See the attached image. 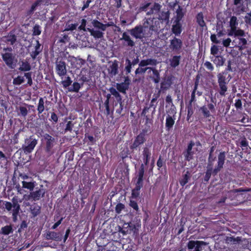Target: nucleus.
<instances>
[{
    "label": "nucleus",
    "mask_w": 251,
    "mask_h": 251,
    "mask_svg": "<svg viewBox=\"0 0 251 251\" xmlns=\"http://www.w3.org/2000/svg\"><path fill=\"white\" fill-rule=\"evenodd\" d=\"M160 27L159 23L156 19H148L143 26H136L131 29L130 34L136 38L142 39L150 36L152 31H156Z\"/></svg>",
    "instance_id": "nucleus-1"
},
{
    "label": "nucleus",
    "mask_w": 251,
    "mask_h": 251,
    "mask_svg": "<svg viewBox=\"0 0 251 251\" xmlns=\"http://www.w3.org/2000/svg\"><path fill=\"white\" fill-rule=\"evenodd\" d=\"M12 201V203L9 201H4V208L8 211L12 210L13 219L15 221L17 220V217L20 209V206L18 203L17 197H13Z\"/></svg>",
    "instance_id": "nucleus-2"
},
{
    "label": "nucleus",
    "mask_w": 251,
    "mask_h": 251,
    "mask_svg": "<svg viewBox=\"0 0 251 251\" xmlns=\"http://www.w3.org/2000/svg\"><path fill=\"white\" fill-rule=\"evenodd\" d=\"M37 144V140L32 136L25 139V144L22 146V149L25 153L31 152Z\"/></svg>",
    "instance_id": "nucleus-3"
},
{
    "label": "nucleus",
    "mask_w": 251,
    "mask_h": 251,
    "mask_svg": "<svg viewBox=\"0 0 251 251\" xmlns=\"http://www.w3.org/2000/svg\"><path fill=\"white\" fill-rule=\"evenodd\" d=\"M201 150V145L200 143H194L191 142L187 148L186 152L185 153V158L187 160L190 161L193 158V155L197 151Z\"/></svg>",
    "instance_id": "nucleus-4"
},
{
    "label": "nucleus",
    "mask_w": 251,
    "mask_h": 251,
    "mask_svg": "<svg viewBox=\"0 0 251 251\" xmlns=\"http://www.w3.org/2000/svg\"><path fill=\"white\" fill-rule=\"evenodd\" d=\"M225 73H220L218 75V82L220 87V94L221 95L224 96L227 90V84L229 80L226 78Z\"/></svg>",
    "instance_id": "nucleus-5"
},
{
    "label": "nucleus",
    "mask_w": 251,
    "mask_h": 251,
    "mask_svg": "<svg viewBox=\"0 0 251 251\" xmlns=\"http://www.w3.org/2000/svg\"><path fill=\"white\" fill-rule=\"evenodd\" d=\"M86 20L85 19H82L81 21V24L79 26V29L84 31L87 30L90 33L91 35L95 38H101L103 36V33L100 30H96L94 29H91L89 28H88L87 29H86Z\"/></svg>",
    "instance_id": "nucleus-6"
},
{
    "label": "nucleus",
    "mask_w": 251,
    "mask_h": 251,
    "mask_svg": "<svg viewBox=\"0 0 251 251\" xmlns=\"http://www.w3.org/2000/svg\"><path fill=\"white\" fill-rule=\"evenodd\" d=\"M42 50V48L41 47V44L38 40H36L35 43L30 46V53L31 56L33 58H35L39 53L41 52Z\"/></svg>",
    "instance_id": "nucleus-7"
},
{
    "label": "nucleus",
    "mask_w": 251,
    "mask_h": 251,
    "mask_svg": "<svg viewBox=\"0 0 251 251\" xmlns=\"http://www.w3.org/2000/svg\"><path fill=\"white\" fill-rule=\"evenodd\" d=\"M55 70L56 73L59 76L62 78L67 74L66 64L63 61H58L56 63Z\"/></svg>",
    "instance_id": "nucleus-8"
},
{
    "label": "nucleus",
    "mask_w": 251,
    "mask_h": 251,
    "mask_svg": "<svg viewBox=\"0 0 251 251\" xmlns=\"http://www.w3.org/2000/svg\"><path fill=\"white\" fill-rule=\"evenodd\" d=\"M46 193V190L43 188H41L38 190L31 192L28 196V200L32 199L33 201H38L41 197H44Z\"/></svg>",
    "instance_id": "nucleus-9"
},
{
    "label": "nucleus",
    "mask_w": 251,
    "mask_h": 251,
    "mask_svg": "<svg viewBox=\"0 0 251 251\" xmlns=\"http://www.w3.org/2000/svg\"><path fill=\"white\" fill-rule=\"evenodd\" d=\"M234 11L236 14L239 15L245 11V6L244 4L243 0H234Z\"/></svg>",
    "instance_id": "nucleus-10"
},
{
    "label": "nucleus",
    "mask_w": 251,
    "mask_h": 251,
    "mask_svg": "<svg viewBox=\"0 0 251 251\" xmlns=\"http://www.w3.org/2000/svg\"><path fill=\"white\" fill-rule=\"evenodd\" d=\"M203 242L200 241H190L188 243V249L189 251H200Z\"/></svg>",
    "instance_id": "nucleus-11"
},
{
    "label": "nucleus",
    "mask_w": 251,
    "mask_h": 251,
    "mask_svg": "<svg viewBox=\"0 0 251 251\" xmlns=\"http://www.w3.org/2000/svg\"><path fill=\"white\" fill-rule=\"evenodd\" d=\"M145 135L144 134L141 133L138 135L135 139L133 143L131 145V149H136L140 145L143 144L145 141Z\"/></svg>",
    "instance_id": "nucleus-12"
},
{
    "label": "nucleus",
    "mask_w": 251,
    "mask_h": 251,
    "mask_svg": "<svg viewBox=\"0 0 251 251\" xmlns=\"http://www.w3.org/2000/svg\"><path fill=\"white\" fill-rule=\"evenodd\" d=\"M182 45V41L180 39L175 38L171 41L170 48L173 50L177 51L181 49Z\"/></svg>",
    "instance_id": "nucleus-13"
},
{
    "label": "nucleus",
    "mask_w": 251,
    "mask_h": 251,
    "mask_svg": "<svg viewBox=\"0 0 251 251\" xmlns=\"http://www.w3.org/2000/svg\"><path fill=\"white\" fill-rule=\"evenodd\" d=\"M129 84V79L128 77H126L125 82L120 84H117V89L120 92L125 93L126 91L128 88Z\"/></svg>",
    "instance_id": "nucleus-14"
},
{
    "label": "nucleus",
    "mask_w": 251,
    "mask_h": 251,
    "mask_svg": "<svg viewBox=\"0 0 251 251\" xmlns=\"http://www.w3.org/2000/svg\"><path fill=\"white\" fill-rule=\"evenodd\" d=\"M2 58L7 66L12 68H13L12 66L13 59L11 53L9 52H5V53H3Z\"/></svg>",
    "instance_id": "nucleus-15"
},
{
    "label": "nucleus",
    "mask_w": 251,
    "mask_h": 251,
    "mask_svg": "<svg viewBox=\"0 0 251 251\" xmlns=\"http://www.w3.org/2000/svg\"><path fill=\"white\" fill-rule=\"evenodd\" d=\"M45 237L47 240H52L54 241H60L61 238L58 233L54 231H48L45 235Z\"/></svg>",
    "instance_id": "nucleus-16"
},
{
    "label": "nucleus",
    "mask_w": 251,
    "mask_h": 251,
    "mask_svg": "<svg viewBox=\"0 0 251 251\" xmlns=\"http://www.w3.org/2000/svg\"><path fill=\"white\" fill-rule=\"evenodd\" d=\"M225 160V153L224 152H221L218 156V165L214 171L217 172L223 167Z\"/></svg>",
    "instance_id": "nucleus-17"
},
{
    "label": "nucleus",
    "mask_w": 251,
    "mask_h": 251,
    "mask_svg": "<svg viewBox=\"0 0 251 251\" xmlns=\"http://www.w3.org/2000/svg\"><path fill=\"white\" fill-rule=\"evenodd\" d=\"M118 64L117 61H114L108 68V73L110 76H115L118 74Z\"/></svg>",
    "instance_id": "nucleus-18"
},
{
    "label": "nucleus",
    "mask_w": 251,
    "mask_h": 251,
    "mask_svg": "<svg viewBox=\"0 0 251 251\" xmlns=\"http://www.w3.org/2000/svg\"><path fill=\"white\" fill-rule=\"evenodd\" d=\"M135 228L134 226L129 223H125L120 232L123 234L131 233V231Z\"/></svg>",
    "instance_id": "nucleus-19"
},
{
    "label": "nucleus",
    "mask_w": 251,
    "mask_h": 251,
    "mask_svg": "<svg viewBox=\"0 0 251 251\" xmlns=\"http://www.w3.org/2000/svg\"><path fill=\"white\" fill-rule=\"evenodd\" d=\"M43 138L46 143L47 149L48 151H49L53 146L54 139L48 134H45L43 136Z\"/></svg>",
    "instance_id": "nucleus-20"
},
{
    "label": "nucleus",
    "mask_w": 251,
    "mask_h": 251,
    "mask_svg": "<svg viewBox=\"0 0 251 251\" xmlns=\"http://www.w3.org/2000/svg\"><path fill=\"white\" fill-rule=\"evenodd\" d=\"M157 63L156 60L153 59H147L141 60L139 64V67H145L148 65H155Z\"/></svg>",
    "instance_id": "nucleus-21"
},
{
    "label": "nucleus",
    "mask_w": 251,
    "mask_h": 251,
    "mask_svg": "<svg viewBox=\"0 0 251 251\" xmlns=\"http://www.w3.org/2000/svg\"><path fill=\"white\" fill-rule=\"evenodd\" d=\"M151 155V151L149 148L145 147L143 151V160L144 163L147 165Z\"/></svg>",
    "instance_id": "nucleus-22"
},
{
    "label": "nucleus",
    "mask_w": 251,
    "mask_h": 251,
    "mask_svg": "<svg viewBox=\"0 0 251 251\" xmlns=\"http://www.w3.org/2000/svg\"><path fill=\"white\" fill-rule=\"evenodd\" d=\"M152 72V74H151L150 77L152 78L153 81L157 83L160 81L159 73L157 70L152 69L150 70V72Z\"/></svg>",
    "instance_id": "nucleus-23"
},
{
    "label": "nucleus",
    "mask_w": 251,
    "mask_h": 251,
    "mask_svg": "<svg viewBox=\"0 0 251 251\" xmlns=\"http://www.w3.org/2000/svg\"><path fill=\"white\" fill-rule=\"evenodd\" d=\"M172 31L176 35H178L181 32V25L179 21H177L175 24L173 25Z\"/></svg>",
    "instance_id": "nucleus-24"
},
{
    "label": "nucleus",
    "mask_w": 251,
    "mask_h": 251,
    "mask_svg": "<svg viewBox=\"0 0 251 251\" xmlns=\"http://www.w3.org/2000/svg\"><path fill=\"white\" fill-rule=\"evenodd\" d=\"M180 56H174L170 60V65L171 67L175 68L179 65L180 60Z\"/></svg>",
    "instance_id": "nucleus-25"
},
{
    "label": "nucleus",
    "mask_w": 251,
    "mask_h": 251,
    "mask_svg": "<svg viewBox=\"0 0 251 251\" xmlns=\"http://www.w3.org/2000/svg\"><path fill=\"white\" fill-rule=\"evenodd\" d=\"M175 124V119H173L171 116L168 115L166 117V127L168 130H169L172 128L173 125Z\"/></svg>",
    "instance_id": "nucleus-26"
},
{
    "label": "nucleus",
    "mask_w": 251,
    "mask_h": 251,
    "mask_svg": "<svg viewBox=\"0 0 251 251\" xmlns=\"http://www.w3.org/2000/svg\"><path fill=\"white\" fill-rule=\"evenodd\" d=\"M212 60L217 67L223 66L225 62L224 59L221 56H216L214 58H212Z\"/></svg>",
    "instance_id": "nucleus-27"
},
{
    "label": "nucleus",
    "mask_w": 251,
    "mask_h": 251,
    "mask_svg": "<svg viewBox=\"0 0 251 251\" xmlns=\"http://www.w3.org/2000/svg\"><path fill=\"white\" fill-rule=\"evenodd\" d=\"M92 24L95 28L100 29L101 31L105 30V26L99 21L94 20L92 21Z\"/></svg>",
    "instance_id": "nucleus-28"
},
{
    "label": "nucleus",
    "mask_w": 251,
    "mask_h": 251,
    "mask_svg": "<svg viewBox=\"0 0 251 251\" xmlns=\"http://www.w3.org/2000/svg\"><path fill=\"white\" fill-rule=\"evenodd\" d=\"M234 35L235 36H243L244 35V31L240 29L235 28V30H229L228 33V36Z\"/></svg>",
    "instance_id": "nucleus-29"
},
{
    "label": "nucleus",
    "mask_w": 251,
    "mask_h": 251,
    "mask_svg": "<svg viewBox=\"0 0 251 251\" xmlns=\"http://www.w3.org/2000/svg\"><path fill=\"white\" fill-rule=\"evenodd\" d=\"M238 24L237 18L235 16L231 17L229 22L230 30H232V31L235 30V28H237Z\"/></svg>",
    "instance_id": "nucleus-30"
},
{
    "label": "nucleus",
    "mask_w": 251,
    "mask_h": 251,
    "mask_svg": "<svg viewBox=\"0 0 251 251\" xmlns=\"http://www.w3.org/2000/svg\"><path fill=\"white\" fill-rule=\"evenodd\" d=\"M197 22L200 26L202 27L205 26V23L203 20V15L201 12L198 14L197 16Z\"/></svg>",
    "instance_id": "nucleus-31"
},
{
    "label": "nucleus",
    "mask_w": 251,
    "mask_h": 251,
    "mask_svg": "<svg viewBox=\"0 0 251 251\" xmlns=\"http://www.w3.org/2000/svg\"><path fill=\"white\" fill-rule=\"evenodd\" d=\"M22 183L23 188H26L30 191L33 190L35 187L34 182H28L25 181H23Z\"/></svg>",
    "instance_id": "nucleus-32"
},
{
    "label": "nucleus",
    "mask_w": 251,
    "mask_h": 251,
    "mask_svg": "<svg viewBox=\"0 0 251 251\" xmlns=\"http://www.w3.org/2000/svg\"><path fill=\"white\" fill-rule=\"evenodd\" d=\"M152 70V68L151 67H139L136 69L135 70V73L136 75L144 74L147 70H149L148 73H150V70Z\"/></svg>",
    "instance_id": "nucleus-33"
},
{
    "label": "nucleus",
    "mask_w": 251,
    "mask_h": 251,
    "mask_svg": "<svg viewBox=\"0 0 251 251\" xmlns=\"http://www.w3.org/2000/svg\"><path fill=\"white\" fill-rule=\"evenodd\" d=\"M121 39L124 40L127 42L128 45L129 46H133L134 45V42L131 39L130 36L126 32H124L123 34Z\"/></svg>",
    "instance_id": "nucleus-34"
},
{
    "label": "nucleus",
    "mask_w": 251,
    "mask_h": 251,
    "mask_svg": "<svg viewBox=\"0 0 251 251\" xmlns=\"http://www.w3.org/2000/svg\"><path fill=\"white\" fill-rule=\"evenodd\" d=\"M30 69V65L27 62H22L19 68V70L22 71H29Z\"/></svg>",
    "instance_id": "nucleus-35"
},
{
    "label": "nucleus",
    "mask_w": 251,
    "mask_h": 251,
    "mask_svg": "<svg viewBox=\"0 0 251 251\" xmlns=\"http://www.w3.org/2000/svg\"><path fill=\"white\" fill-rule=\"evenodd\" d=\"M160 5L157 3H154L153 5L151 7V9L150 11L148 12V14H155L159 12L160 9Z\"/></svg>",
    "instance_id": "nucleus-36"
},
{
    "label": "nucleus",
    "mask_w": 251,
    "mask_h": 251,
    "mask_svg": "<svg viewBox=\"0 0 251 251\" xmlns=\"http://www.w3.org/2000/svg\"><path fill=\"white\" fill-rule=\"evenodd\" d=\"M44 101L42 98H40L38 104L37 110L39 114L42 113L44 110Z\"/></svg>",
    "instance_id": "nucleus-37"
},
{
    "label": "nucleus",
    "mask_w": 251,
    "mask_h": 251,
    "mask_svg": "<svg viewBox=\"0 0 251 251\" xmlns=\"http://www.w3.org/2000/svg\"><path fill=\"white\" fill-rule=\"evenodd\" d=\"M169 18V13L168 11L162 12L159 15V19L161 20L168 22Z\"/></svg>",
    "instance_id": "nucleus-38"
},
{
    "label": "nucleus",
    "mask_w": 251,
    "mask_h": 251,
    "mask_svg": "<svg viewBox=\"0 0 251 251\" xmlns=\"http://www.w3.org/2000/svg\"><path fill=\"white\" fill-rule=\"evenodd\" d=\"M31 212L34 216L38 215L40 212V207L38 205H34L31 207Z\"/></svg>",
    "instance_id": "nucleus-39"
},
{
    "label": "nucleus",
    "mask_w": 251,
    "mask_h": 251,
    "mask_svg": "<svg viewBox=\"0 0 251 251\" xmlns=\"http://www.w3.org/2000/svg\"><path fill=\"white\" fill-rule=\"evenodd\" d=\"M190 178V176L188 172H187L186 174L183 176V177L180 180V183L182 186L185 185L188 181Z\"/></svg>",
    "instance_id": "nucleus-40"
},
{
    "label": "nucleus",
    "mask_w": 251,
    "mask_h": 251,
    "mask_svg": "<svg viewBox=\"0 0 251 251\" xmlns=\"http://www.w3.org/2000/svg\"><path fill=\"white\" fill-rule=\"evenodd\" d=\"M18 109L20 111V114L19 115H20L23 117H25L28 113V109L27 108L23 106H20L18 108Z\"/></svg>",
    "instance_id": "nucleus-41"
},
{
    "label": "nucleus",
    "mask_w": 251,
    "mask_h": 251,
    "mask_svg": "<svg viewBox=\"0 0 251 251\" xmlns=\"http://www.w3.org/2000/svg\"><path fill=\"white\" fill-rule=\"evenodd\" d=\"M1 231L3 234L8 235L12 232V228L11 226H5L1 228Z\"/></svg>",
    "instance_id": "nucleus-42"
},
{
    "label": "nucleus",
    "mask_w": 251,
    "mask_h": 251,
    "mask_svg": "<svg viewBox=\"0 0 251 251\" xmlns=\"http://www.w3.org/2000/svg\"><path fill=\"white\" fill-rule=\"evenodd\" d=\"M72 83V80L69 76H67L66 78L61 81V84L64 88H67Z\"/></svg>",
    "instance_id": "nucleus-43"
},
{
    "label": "nucleus",
    "mask_w": 251,
    "mask_h": 251,
    "mask_svg": "<svg viewBox=\"0 0 251 251\" xmlns=\"http://www.w3.org/2000/svg\"><path fill=\"white\" fill-rule=\"evenodd\" d=\"M24 77L18 76L13 79V84L15 85H20L24 82Z\"/></svg>",
    "instance_id": "nucleus-44"
},
{
    "label": "nucleus",
    "mask_w": 251,
    "mask_h": 251,
    "mask_svg": "<svg viewBox=\"0 0 251 251\" xmlns=\"http://www.w3.org/2000/svg\"><path fill=\"white\" fill-rule=\"evenodd\" d=\"M77 24H67L66 25L65 28L64 29V31H72L75 30L76 27L77 26Z\"/></svg>",
    "instance_id": "nucleus-45"
},
{
    "label": "nucleus",
    "mask_w": 251,
    "mask_h": 251,
    "mask_svg": "<svg viewBox=\"0 0 251 251\" xmlns=\"http://www.w3.org/2000/svg\"><path fill=\"white\" fill-rule=\"evenodd\" d=\"M41 30L40 26L35 25L33 28V35H39L41 34Z\"/></svg>",
    "instance_id": "nucleus-46"
},
{
    "label": "nucleus",
    "mask_w": 251,
    "mask_h": 251,
    "mask_svg": "<svg viewBox=\"0 0 251 251\" xmlns=\"http://www.w3.org/2000/svg\"><path fill=\"white\" fill-rule=\"evenodd\" d=\"M239 42V45L240 46V49H243L245 48V46L247 44V41L246 39L243 38H238Z\"/></svg>",
    "instance_id": "nucleus-47"
},
{
    "label": "nucleus",
    "mask_w": 251,
    "mask_h": 251,
    "mask_svg": "<svg viewBox=\"0 0 251 251\" xmlns=\"http://www.w3.org/2000/svg\"><path fill=\"white\" fill-rule=\"evenodd\" d=\"M25 76L27 79V84L31 86L32 84L31 78V73H26L25 74Z\"/></svg>",
    "instance_id": "nucleus-48"
},
{
    "label": "nucleus",
    "mask_w": 251,
    "mask_h": 251,
    "mask_svg": "<svg viewBox=\"0 0 251 251\" xmlns=\"http://www.w3.org/2000/svg\"><path fill=\"white\" fill-rule=\"evenodd\" d=\"M141 188H138L136 186L135 188L132 190V197L134 198H137L139 195V190Z\"/></svg>",
    "instance_id": "nucleus-49"
},
{
    "label": "nucleus",
    "mask_w": 251,
    "mask_h": 251,
    "mask_svg": "<svg viewBox=\"0 0 251 251\" xmlns=\"http://www.w3.org/2000/svg\"><path fill=\"white\" fill-rule=\"evenodd\" d=\"M176 16H177V21H179L182 17H183V13L182 12V9L180 8V7H178V8L176 10Z\"/></svg>",
    "instance_id": "nucleus-50"
},
{
    "label": "nucleus",
    "mask_w": 251,
    "mask_h": 251,
    "mask_svg": "<svg viewBox=\"0 0 251 251\" xmlns=\"http://www.w3.org/2000/svg\"><path fill=\"white\" fill-rule=\"evenodd\" d=\"M201 109L205 117H208L210 116L209 111L207 107L205 106H203L201 107Z\"/></svg>",
    "instance_id": "nucleus-51"
},
{
    "label": "nucleus",
    "mask_w": 251,
    "mask_h": 251,
    "mask_svg": "<svg viewBox=\"0 0 251 251\" xmlns=\"http://www.w3.org/2000/svg\"><path fill=\"white\" fill-rule=\"evenodd\" d=\"M129 205L133 208L135 210L138 211L139 209L138 204L136 202L134 201L130 200L129 202Z\"/></svg>",
    "instance_id": "nucleus-52"
},
{
    "label": "nucleus",
    "mask_w": 251,
    "mask_h": 251,
    "mask_svg": "<svg viewBox=\"0 0 251 251\" xmlns=\"http://www.w3.org/2000/svg\"><path fill=\"white\" fill-rule=\"evenodd\" d=\"M41 1V0H37L32 4L30 9L31 12H33L36 9V7L40 4Z\"/></svg>",
    "instance_id": "nucleus-53"
},
{
    "label": "nucleus",
    "mask_w": 251,
    "mask_h": 251,
    "mask_svg": "<svg viewBox=\"0 0 251 251\" xmlns=\"http://www.w3.org/2000/svg\"><path fill=\"white\" fill-rule=\"evenodd\" d=\"M126 61L127 63V65L126 67V70L127 73H129L131 72L132 64L128 59H127Z\"/></svg>",
    "instance_id": "nucleus-54"
},
{
    "label": "nucleus",
    "mask_w": 251,
    "mask_h": 251,
    "mask_svg": "<svg viewBox=\"0 0 251 251\" xmlns=\"http://www.w3.org/2000/svg\"><path fill=\"white\" fill-rule=\"evenodd\" d=\"M204 66L209 70L213 71L214 70L213 65L209 61H206L204 63Z\"/></svg>",
    "instance_id": "nucleus-55"
},
{
    "label": "nucleus",
    "mask_w": 251,
    "mask_h": 251,
    "mask_svg": "<svg viewBox=\"0 0 251 251\" xmlns=\"http://www.w3.org/2000/svg\"><path fill=\"white\" fill-rule=\"evenodd\" d=\"M124 208V204L122 203H118L116 206L115 210L117 213H120Z\"/></svg>",
    "instance_id": "nucleus-56"
},
{
    "label": "nucleus",
    "mask_w": 251,
    "mask_h": 251,
    "mask_svg": "<svg viewBox=\"0 0 251 251\" xmlns=\"http://www.w3.org/2000/svg\"><path fill=\"white\" fill-rule=\"evenodd\" d=\"M109 91L111 93V94L114 96L116 98H118V97H120V95L119 94V93L118 92V91L114 88H111L110 89H109Z\"/></svg>",
    "instance_id": "nucleus-57"
},
{
    "label": "nucleus",
    "mask_w": 251,
    "mask_h": 251,
    "mask_svg": "<svg viewBox=\"0 0 251 251\" xmlns=\"http://www.w3.org/2000/svg\"><path fill=\"white\" fill-rule=\"evenodd\" d=\"M219 51V49L218 47L215 46L213 45L211 48V53L213 55H216L218 53V52Z\"/></svg>",
    "instance_id": "nucleus-58"
},
{
    "label": "nucleus",
    "mask_w": 251,
    "mask_h": 251,
    "mask_svg": "<svg viewBox=\"0 0 251 251\" xmlns=\"http://www.w3.org/2000/svg\"><path fill=\"white\" fill-rule=\"evenodd\" d=\"M143 178L142 177L138 176V180L136 183V186L139 188H141L143 186Z\"/></svg>",
    "instance_id": "nucleus-59"
},
{
    "label": "nucleus",
    "mask_w": 251,
    "mask_h": 251,
    "mask_svg": "<svg viewBox=\"0 0 251 251\" xmlns=\"http://www.w3.org/2000/svg\"><path fill=\"white\" fill-rule=\"evenodd\" d=\"M231 42V40L230 38H227L225 40H224L223 41V44L224 47H228Z\"/></svg>",
    "instance_id": "nucleus-60"
},
{
    "label": "nucleus",
    "mask_w": 251,
    "mask_h": 251,
    "mask_svg": "<svg viewBox=\"0 0 251 251\" xmlns=\"http://www.w3.org/2000/svg\"><path fill=\"white\" fill-rule=\"evenodd\" d=\"M245 22L247 24H250L251 22V13H248L245 17Z\"/></svg>",
    "instance_id": "nucleus-61"
},
{
    "label": "nucleus",
    "mask_w": 251,
    "mask_h": 251,
    "mask_svg": "<svg viewBox=\"0 0 251 251\" xmlns=\"http://www.w3.org/2000/svg\"><path fill=\"white\" fill-rule=\"evenodd\" d=\"M73 124L71 121H69L66 125L65 131H71L72 129Z\"/></svg>",
    "instance_id": "nucleus-62"
},
{
    "label": "nucleus",
    "mask_w": 251,
    "mask_h": 251,
    "mask_svg": "<svg viewBox=\"0 0 251 251\" xmlns=\"http://www.w3.org/2000/svg\"><path fill=\"white\" fill-rule=\"evenodd\" d=\"M144 174V165L142 164L141 166L139 172L138 176L143 177Z\"/></svg>",
    "instance_id": "nucleus-63"
},
{
    "label": "nucleus",
    "mask_w": 251,
    "mask_h": 251,
    "mask_svg": "<svg viewBox=\"0 0 251 251\" xmlns=\"http://www.w3.org/2000/svg\"><path fill=\"white\" fill-rule=\"evenodd\" d=\"M242 102L240 100L238 99L236 100L235 106L237 108L241 109L242 108Z\"/></svg>",
    "instance_id": "nucleus-64"
}]
</instances>
